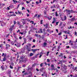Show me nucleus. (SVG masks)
<instances>
[{"label":"nucleus","mask_w":77,"mask_h":77,"mask_svg":"<svg viewBox=\"0 0 77 77\" xmlns=\"http://www.w3.org/2000/svg\"><path fill=\"white\" fill-rule=\"evenodd\" d=\"M24 59H25V56L23 55H22V56H20V58L19 59L20 61L19 63H22L24 62Z\"/></svg>","instance_id":"1"},{"label":"nucleus","mask_w":77,"mask_h":77,"mask_svg":"<svg viewBox=\"0 0 77 77\" xmlns=\"http://www.w3.org/2000/svg\"><path fill=\"white\" fill-rule=\"evenodd\" d=\"M6 49H8V48H9L11 46L9 44H6Z\"/></svg>","instance_id":"2"},{"label":"nucleus","mask_w":77,"mask_h":77,"mask_svg":"<svg viewBox=\"0 0 77 77\" xmlns=\"http://www.w3.org/2000/svg\"><path fill=\"white\" fill-rule=\"evenodd\" d=\"M27 48H27V50H28V51H31V50L30 49V48H29V46L28 45H26Z\"/></svg>","instance_id":"3"},{"label":"nucleus","mask_w":77,"mask_h":77,"mask_svg":"<svg viewBox=\"0 0 77 77\" xmlns=\"http://www.w3.org/2000/svg\"><path fill=\"white\" fill-rule=\"evenodd\" d=\"M51 67H52L51 69L52 70H53L54 69V65L53 64H52L51 65Z\"/></svg>","instance_id":"4"},{"label":"nucleus","mask_w":77,"mask_h":77,"mask_svg":"<svg viewBox=\"0 0 77 77\" xmlns=\"http://www.w3.org/2000/svg\"><path fill=\"white\" fill-rule=\"evenodd\" d=\"M47 18L49 20H51V19L52 18V16H49V17H47Z\"/></svg>","instance_id":"5"},{"label":"nucleus","mask_w":77,"mask_h":77,"mask_svg":"<svg viewBox=\"0 0 77 77\" xmlns=\"http://www.w3.org/2000/svg\"><path fill=\"white\" fill-rule=\"evenodd\" d=\"M75 20V17H73L70 19V20L72 22V21H74V20Z\"/></svg>","instance_id":"6"},{"label":"nucleus","mask_w":77,"mask_h":77,"mask_svg":"<svg viewBox=\"0 0 77 77\" xmlns=\"http://www.w3.org/2000/svg\"><path fill=\"white\" fill-rule=\"evenodd\" d=\"M27 60H28V59L27 58H25L24 59L23 62H26V61H27Z\"/></svg>","instance_id":"7"},{"label":"nucleus","mask_w":77,"mask_h":77,"mask_svg":"<svg viewBox=\"0 0 77 77\" xmlns=\"http://www.w3.org/2000/svg\"><path fill=\"white\" fill-rule=\"evenodd\" d=\"M55 19L54 17L53 19V21L52 22V23L53 24V23H55V21H56V20H55Z\"/></svg>","instance_id":"8"},{"label":"nucleus","mask_w":77,"mask_h":77,"mask_svg":"<svg viewBox=\"0 0 77 77\" xmlns=\"http://www.w3.org/2000/svg\"><path fill=\"white\" fill-rule=\"evenodd\" d=\"M44 26H45V28L46 29H47L48 28V24H47L46 25H44Z\"/></svg>","instance_id":"9"},{"label":"nucleus","mask_w":77,"mask_h":77,"mask_svg":"<svg viewBox=\"0 0 77 77\" xmlns=\"http://www.w3.org/2000/svg\"><path fill=\"white\" fill-rule=\"evenodd\" d=\"M32 51L33 53H35V51H37V50H36V49H32Z\"/></svg>","instance_id":"10"},{"label":"nucleus","mask_w":77,"mask_h":77,"mask_svg":"<svg viewBox=\"0 0 77 77\" xmlns=\"http://www.w3.org/2000/svg\"><path fill=\"white\" fill-rule=\"evenodd\" d=\"M27 45H28V46L29 48H30V46L32 45V44L30 43L28 44Z\"/></svg>","instance_id":"11"},{"label":"nucleus","mask_w":77,"mask_h":77,"mask_svg":"<svg viewBox=\"0 0 77 77\" xmlns=\"http://www.w3.org/2000/svg\"><path fill=\"white\" fill-rule=\"evenodd\" d=\"M59 57H63V54L61 53L60 55H59Z\"/></svg>","instance_id":"12"},{"label":"nucleus","mask_w":77,"mask_h":77,"mask_svg":"<svg viewBox=\"0 0 77 77\" xmlns=\"http://www.w3.org/2000/svg\"><path fill=\"white\" fill-rule=\"evenodd\" d=\"M30 32H33V30H32V29L29 31V34H30Z\"/></svg>","instance_id":"13"},{"label":"nucleus","mask_w":77,"mask_h":77,"mask_svg":"<svg viewBox=\"0 0 77 77\" xmlns=\"http://www.w3.org/2000/svg\"><path fill=\"white\" fill-rule=\"evenodd\" d=\"M33 54H33L32 53H31L30 54L29 56H30V57H31V56H33Z\"/></svg>","instance_id":"14"},{"label":"nucleus","mask_w":77,"mask_h":77,"mask_svg":"<svg viewBox=\"0 0 77 77\" xmlns=\"http://www.w3.org/2000/svg\"><path fill=\"white\" fill-rule=\"evenodd\" d=\"M46 45H47V43L45 42L43 44V46L45 47V46H46Z\"/></svg>","instance_id":"15"},{"label":"nucleus","mask_w":77,"mask_h":77,"mask_svg":"<svg viewBox=\"0 0 77 77\" xmlns=\"http://www.w3.org/2000/svg\"><path fill=\"white\" fill-rule=\"evenodd\" d=\"M55 16L56 17H57V16H58V14H57V11L55 13Z\"/></svg>","instance_id":"16"},{"label":"nucleus","mask_w":77,"mask_h":77,"mask_svg":"<svg viewBox=\"0 0 77 77\" xmlns=\"http://www.w3.org/2000/svg\"><path fill=\"white\" fill-rule=\"evenodd\" d=\"M43 31L44 32V34H46V33H45V29H43Z\"/></svg>","instance_id":"17"},{"label":"nucleus","mask_w":77,"mask_h":77,"mask_svg":"<svg viewBox=\"0 0 77 77\" xmlns=\"http://www.w3.org/2000/svg\"><path fill=\"white\" fill-rule=\"evenodd\" d=\"M71 11L72 13H75V11H73L72 10H71Z\"/></svg>","instance_id":"18"},{"label":"nucleus","mask_w":77,"mask_h":77,"mask_svg":"<svg viewBox=\"0 0 77 77\" xmlns=\"http://www.w3.org/2000/svg\"><path fill=\"white\" fill-rule=\"evenodd\" d=\"M22 14V13H21V12H20L19 11H18V14H20V15H21Z\"/></svg>","instance_id":"19"},{"label":"nucleus","mask_w":77,"mask_h":77,"mask_svg":"<svg viewBox=\"0 0 77 77\" xmlns=\"http://www.w3.org/2000/svg\"><path fill=\"white\" fill-rule=\"evenodd\" d=\"M10 68H11V69H13V66L11 65L10 66Z\"/></svg>","instance_id":"20"},{"label":"nucleus","mask_w":77,"mask_h":77,"mask_svg":"<svg viewBox=\"0 0 77 77\" xmlns=\"http://www.w3.org/2000/svg\"><path fill=\"white\" fill-rule=\"evenodd\" d=\"M13 2L14 3H18V1H15L14 0H13Z\"/></svg>","instance_id":"21"},{"label":"nucleus","mask_w":77,"mask_h":77,"mask_svg":"<svg viewBox=\"0 0 77 77\" xmlns=\"http://www.w3.org/2000/svg\"><path fill=\"white\" fill-rule=\"evenodd\" d=\"M40 33H43V32H42V29H40Z\"/></svg>","instance_id":"22"},{"label":"nucleus","mask_w":77,"mask_h":77,"mask_svg":"<svg viewBox=\"0 0 77 77\" xmlns=\"http://www.w3.org/2000/svg\"><path fill=\"white\" fill-rule=\"evenodd\" d=\"M6 60V58H5V57H4L3 59V61H5Z\"/></svg>","instance_id":"23"},{"label":"nucleus","mask_w":77,"mask_h":77,"mask_svg":"<svg viewBox=\"0 0 77 77\" xmlns=\"http://www.w3.org/2000/svg\"><path fill=\"white\" fill-rule=\"evenodd\" d=\"M23 39H24V43H26V38H23Z\"/></svg>","instance_id":"24"},{"label":"nucleus","mask_w":77,"mask_h":77,"mask_svg":"<svg viewBox=\"0 0 77 77\" xmlns=\"http://www.w3.org/2000/svg\"><path fill=\"white\" fill-rule=\"evenodd\" d=\"M5 69H7L8 68V66H7L6 65H5Z\"/></svg>","instance_id":"25"},{"label":"nucleus","mask_w":77,"mask_h":77,"mask_svg":"<svg viewBox=\"0 0 77 77\" xmlns=\"http://www.w3.org/2000/svg\"><path fill=\"white\" fill-rule=\"evenodd\" d=\"M64 20H66V16H64Z\"/></svg>","instance_id":"26"},{"label":"nucleus","mask_w":77,"mask_h":77,"mask_svg":"<svg viewBox=\"0 0 77 77\" xmlns=\"http://www.w3.org/2000/svg\"><path fill=\"white\" fill-rule=\"evenodd\" d=\"M43 63H42L41 64H40V66L41 67H42V66H43Z\"/></svg>","instance_id":"27"},{"label":"nucleus","mask_w":77,"mask_h":77,"mask_svg":"<svg viewBox=\"0 0 77 77\" xmlns=\"http://www.w3.org/2000/svg\"><path fill=\"white\" fill-rule=\"evenodd\" d=\"M47 62H50V59H47Z\"/></svg>","instance_id":"28"},{"label":"nucleus","mask_w":77,"mask_h":77,"mask_svg":"<svg viewBox=\"0 0 77 77\" xmlns=\"http://www.w3.org/2000/svg\"><path fill=\"white\" fill-rule=\"evenodd\" d=\"M61 63V64H62V63H63V60H60L59 61Z\"/></svg>","instance_id":"29"},{"label":"nucleus","mask_w":77,"mask_h":77,"mask_svg":"<svg viewBox=\"0 0 77 77\" xmlns=\"http://www.w3.org/2000/svg\"><path fill=\"white\" fill-rule=\"evenodd\" d=\"M11 44L12 45H14V43L13 42H11Z\"/></svg>","instance_id":"30"},{"label":"nucleus","mask_w":77,"mask_h":77,"mask_svg":"<svg viewBox=\"0 0 77 77\" xmlns=\"http://www.w3.org/2000/svg\"><path fill=\"white\" fill-rule=\"evenodd\" d=\"M14 23V24H16V23H17L16 22V21H14L13 22Z\"/></svg>","instance_id":"31"},{"label":"nucleus","mask_w":77,"mask_h":77,"mask_svg":"<svg viewBox=\"0 0 77 77\" xmlns=\"http://www.w3.org/2000/svg\"><path fill=\"white\" fill-rule=\"evenodd\" d=\"M35 3L36 4H37V5H39V2H38V1L36 2Z\"/></svg>","instance_id":"32"},{"label":"nucleus","mask_w":77,"mask_h":77,"mask_svg":"<svg viewBox=\"0 0 77 77\" xmlns=\"http://www.w3.org/2000/svg\"><path fill=\"white\" fill-rule=\"evenodd\" d=\"M26 65L25 64H24L22 66V67H26Z\"/></svg>","instance_id":"33"},{"label":"nucleus","mask_w":77,"mask_h":77,"mask_svg":"<svg viewBox=\"0 0 77 77\" xmlns=\"http://www.w3.org/2000/svg\"><path fill=\"white\" fill-rule=\"evenodd\" d=\"M35 41H36V40H35V39L33 40L32 42H35Z\"/></svg>","instance_id":"34"},{"label":"nucleus","mask_w":77,"mask_h":77,"mask_svg":"<svg viewBox=\"0 0 77 77\" xmlns=\"http://www.w3.org/2000/svg\"><path fill=\"white\" fill-rule=\"evenodd\" d=\"M50 52L49 51H48V52H47V56H48V54H49Z\"/></svg>","instance_id":"35"},{"label":"nucleus","mask_w":77,"mask_h":77,"mask_svg":"<svg viewBox=\"0 0 77 77\" xmlns=\"http://www.w3.org/2000/svg\"><path fill=\"white\" fill-rule=\"evenodd\" d=\"M22 23L23 24H26V22L24 21L22 22Z\"/></svg>","instance_id":"36"},{"label":"nucleus","mask_w":77,"mask_h":77,"mask_svg":"<svg viewBox=\"0 0 77 77\" xmlns=\"http://www.w3.org/2000/svg\"><path fill=\"white\" fill-rule=\"evenodd\" d=\"M9 13H10V14H12H12H14V12L13 11V12L10 11Z\"/></svg>","instance_id":"37"},{"label":"nucleus","mask_w":77,"mask_h":77,"mask_svg":"<svg viewBox=\"0 0 77 77\" xmlns=\"http://www.w3.org/2000/svg\"><path fill=\"white\" fill-rule=\"evenodd\" d=\"M35 36H36V37H38V34H35Z\"/></svg>","instance_id":"38"},{"label":"nucleus","mask_w":77,"mask_h":77,"mask_svg":"<svg viewBox=\"0 0 77 77\" xmlns=\"http://www.w3.org/2000/svg\"><path fill=\"white\" fill-rule=\"evenodd\" d=\"M11 70H9L8 71V74H11Z\"/></svg>","instance_id":"39"},{"label":"nucleus","mask_w":77,"mask_h":77,"mask_svg":"<svg viewBox=\"0 0 77 77\" xmlns=\"http://www.w3.org/2000/svg\"><path fill=\"white\" fill-rule=\"evenodd\" d=\"M62 35V32H60L58 33V35Z\"/></svg>","instance_id":"40"},{"label":"nucleus","mask_w":77,"mask_h":77,"mask_svg":"<svg viewBox=\"0 0 77 77\" xmlns=\"http://www.w3.org/2000/svg\"><path fill=\"white\" fill-rule=\"evenodd\" d=\"M24 9H25V8H24V7H22V10H24Z\"/></svg>","instance_id":"41"},{"label":"nucleus","mask_w":77,"mask_h":77,"mask_svg":"<svg viewBox=\"0 0 77 77\" xmlns=\"http://www.w3.org/2000/svg\"><path fill=\"white\" fill-rule=\"evenodd\" d=\"M14 63H11V65H12V66H14Z\"/></svg>","instance_id":"42"},{"label":"nucleus","mask_w":77,"mask_h":77,"mask_svg":"<svg viewBox=\"0 0 77 77\" xmlns=\"http://www.w3.org/2000/svg\"><path fill=\"white\" fill-rule=\"evenodd\" d=\"M32 37H31L30 38H29V39H30V41H32Z\"/></svg>","instance_id":"43"},{"label":"nucleus","mask_w":77,"mask_h":77,"mask_svg":"<svg viewBox=\"0 0 77 77\" xmlns=\"http://www.w3.org/2000/svg\"><path fill=\"white\" fill-rule=\"evenodd\" d=\"M66 48H69V46H66Z\"/></svg>","instance_id":"44"},{"label":"nucleus","mask_w":77,"mask_h":77,"mask_svg":"<svg viewBox=\"0 0 77 77\" xmlns=\"http://www.w3.org/2000/svg\"><path fill=\"white\" fill-rule=\"evenodd\" d=\"M40 16H40V15L38 14V16L37 17H38V18H39V17H40Z\"/></svg>","instance_id":"45"},{"label":"nucleus","mask_w":77,"mask_h":77,"mask_svg":"<svg viewBox=\"0 0 77 77\" xmlns=\"http://www.w3.org/2000/svg\"><path fill=\"white\" fill-rule=\"evenodd\" d=\"M72 48H74V47H75V48H77V46H72Z\"/></svg>","instance_id":"46"},{"label":"nucleus","mask_w":77,"mask_h":77,"mask_svg":"<svg viewBox=\"0 0 77 77\" xmlns=\"http://www.w3.org/2000/svg\"><path fill=\"white\" fill-rule=\"evenodd\" d=\"M68 29H72V27L71 26H70V28L68 27Z\"/></svg>","instance_id":"47"},{"label":"nucleus","mask_w":77,"mask_h":77,"mask_svg":"<svg viewBox=\"0 0 77 77\" xmlns=\"http://www.w3.org/2000/svg\"><path fill=\"white\" fill-rule=\"evenodd\" d=\"M30 23H32V24H33L34 22H33V21H30Z\"/></svg>","instance_id":"48"},{"label":"nucleus","mask_w":77,"mask_h":77,"mask_svg":"<svg viewBox=\"0 0 77 77\" xmlns=\"http://www.w3.org/2000/svg\"><path fill=\"white\" fill-rule=\"evenodd\" d=\"M20 32V30L19 29L17 31V33H18V32Z\"/></svg>","instance_id":"49"},{"label":"nucleus","mask_w":77,"mask_h":77,"mask_svg":"<svg viewBox=\"0 0 77 77\" xmlns=\"http://www.w3.org/2000/svg\"><path fill=\"white\" fill-rule=\"evenodd\" d=\"M66 13L67 14H70V12H66Z\"/></svg>","instance_id":"50"},{"label":"nucleus","mask_w":77,"mask_h":77,"mask_svg":"<svg viewBox=\"0 0 77 77\" xmlns=\"http://www.w3.org/2000/svg\"><path fill=\"white\" fill-rule=\"evenodd\" d=\"M38 16V14H36L34 16V17H37Z\"/></svg>","instance_id":"51"},{"label":"nucleus","mask_w":77,"mask_h":77,"mask_svg":"<svg viewBox=\"0 0 77 77\" xmlns=\"http://www.w3.org/2000/svg\"><path fill=\"white\" fill-rule=\"evenodd\" d=\"M60 46H59L58 47V49H60Z\"/></svg>","instance_id":"52"},{"label":"nucleus","mask_w":77,"mask_h":77,"mask_svg":"<svg viewBox=\"0 0 77 77\" xmlns=\"http://www.w3.org/2000/svg\"><path fill=\"white\" fill-rule=\"evenodd\" d=\"M67 12H71V11L69 10L67 11Z\"/></svg>","instance_id":"53"},{"label":"nucleus","mask_w":77,"mask_h":77,"mask_svg":"<svg viewBox=\"0 0 77 77\" xmlns=\"http://www.w3.org/2000/svg\"><path fill=\"white\" fill-rule=\"evenodd\" d=\"M27 11L28 12V13H29V12H30V11H29V9L27 10Z\"/></svg>","instance_id":"54"},{"label":"nucleus","mask_w":77,"mask_h":77,"mask_svg":"<svg viewBox=\"0 0 77 77\" xmlns=\"http://www.w3.org/2000/svg\"><path fill=\"white\" fill-rule=\"evenodd\" d=\"M56 46H54V47L52 48H53V49H54V48H56Z\"/></svg>","instance_id":"55"},{"label":"nucleus","mask_w":77,"mask_h":77,"mask_svg":"<svg viewBox=\"0 0 77 77\" xmlns=\"http://www.w3.org/2000/svg\"><path fill=\"white\" fill-rule=\"evenodd\" d=\"M26 2L27 3V4H28V3H30V2H28L27 1H26Z\"/></svg>","instance_id":"56"},{"label":"nucleus","mask_w":77,"mask_h":77,"mask_svg":"<svg viewBox=\"0 0 77 77\" xmlns=\"http://www.w3.org/2000/svg\"><path fill=\"white\" fill-rule=\"evenodd\" d=\"M24 2L21 3L20 4V5H24Z\"/></svg>","instance_id":"57"},{"label":"nucleus","mask_w":77,"mask_h":77,"mask_svg":"<svg viewBox=\"0 0 77 77\" xmlns=\"http://www.w3.org/2000/svg\"><path fill=\"white\" fill-rule=\"evenodd\" d=\"M17 23L18 24H19V25H20V22H19V21H17Z\"/></svg>","instance_id":"58"},{"label":"nucleus","mask_w":77,"mask_h":77,"mask_svg":"<svg viewBox=\"0 0 77 77\" xmlns=\"http://www.w3.org/2000/svg\"><path fill=\"white\" fill-rule=\"evenodd\" d=\"M42 55L41 54L40 55V56H39V58H41V56H42Z\"/></svg>","instance_id":"59"},{"label":"nucleus","mask_w":77,"mask_h":77,"mask_svg":"<svg viewBox=\"0 0 77 77\" xmlns=\"http://www.w3.org/2000/svg\"><path fill=\"white\" fill-rule=\"evenodd\" d=\"M58 23H59V22H56V24L57 25H58Z\"/></svg>","instance_id":"60"},{"label":"nucleus","mask_w":77,"mask_h":77,"mask_svg":"<svg viewBox=\"0 0 77 77\" xmlns=\"http://www.w3.org/2000/svg\"><path fill=\"white\" fill-rule=\"evenodd\" d=\"M19 39H22V37H20Z\"/></svg>","instance_id":"61"},{"label":"nucleus","mask_w":77,"mask_h":77,"mask_svg":"<svg viewBox=\"0 0 77 77\" xmlns=\"http://www.w3.org/2000/svg\"><path fill=\"white\" fill-rule=\"evenodd\" d=\"M1 68H2V69L3 70V69H4V68H3V66H1Z\"/></svg>","instance_id":"62"},{"label":"nucleus","mask_w":77,"mask_h":77,"mask_svg":"<svg viewBox=\"0 0 77 77\" xmlns=\"http://www.w3.org/2000/svg\"><path fill=\"white\" fill-rule=\"evenodd\" d=\"M27 72H26L24 73V75H27Z\"/></svg>","instance_id":"63"},{"label":"nucleus","mask_w":77,"mask_h":77,"mask_svg":"<svg viewBox=\"0 0 77 77\" xmlns=\"http://www.w3.org/2000/svg\"><path fill=\"white\" fill-rule=\"evenodd\" d=\"M70 45H73V43H71L70 44Z\"/></svg>","instance_id":"64"}]
</instances>
